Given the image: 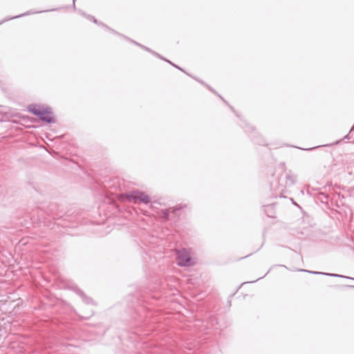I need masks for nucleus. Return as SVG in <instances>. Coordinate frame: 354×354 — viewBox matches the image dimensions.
Masks as SVG:
<instances>
[{"instance_id":"1","label":"nucleus","mask_w":354,"mask_h":354,"mask_svg":"<svg viewBox=\"0 0 354 354\" xmlns=\"http://www.w3.org/2000/svg\"><path fill=\"white\" fill-rule=\"evenodd\" d=\"M297 176L291 170L286 171L281 174L276 183H272V189L276 192V195L285 197L284 194L289 192V189L297 182Z\"/></svg>"},{"instance_id":"2","label":"nucleus","mask_w":354,"mask_h":354,"mask_svg":"<svg viewBox=\"0 0 354 354\" xmlns=\"http://www.w3.org/2000/svg\"><path fill=\"white\" fill-rule=\"evenodd\" d=\"M28 111L33 115L37 116L41 120L50 124L55 122L53 113L49 107H41L36 106H29Z\"/></svg>"},{"instance_id":"3","label":"nucleus","mask_w":354,"mask_h":354,"mask_svg":"<svg viewBox=\"0 0 354 354\" xmlns=\"http://www.w3.org/2000/svg\"><path fill=\"white\" fill-rule=\"evenodd\" d=\"M127 201L129 203H138L140 202L144 204H148L150 201L147 194L142 192H133L126 195Z\"/></svg>"},{"instance_id":"4","label":"nucleus","mask_w":354,"mask_h":354,"mask_svg":"<svg viewBox=\"0 0 354 354\" xmlns=\"http://www.w3.org/2000/svg\"><path fill=\"white\" fill-rule=\"evenodd\" d=\"M178 264L180 266H190L194 263L189 252L186 249H181L176 252Z\"/></svg>"},{"instance_id":"5","label":"nucleus","mask_w":354,"mask_h":354,"mask_svg":"<svg viewBox=\"0 0 354 354\" xmlns=\"http://www.w3.org/2000/svg\"><path fill=\"white\" fill-rule=\"evenodd\" d=\"M301 271L308 272L311 274H324V275H328L331 277H346L345 276L337 274H330V273H326V272H316V271H309L306 270H301Z\"/></svg>"},{"instance_id":"6","label":"nucleus","mask_w":354,"mask_h":354,"mask_svg":"<svg viewBox=\"0 0 354 354\" xmlns=\"http://www.w3.org/2000/svg\"><path fill=\"white\" fill-rule=\"evenodd\" d=\"M77 293L80 295V297H82L83 301L85 303L89 304L93 302V300L88 297H86L81 290H78Z\"/></svg>"},{"instance_id":"7","label":"nucleus","mask_w":354,"mask_h":354,"mask_svg":"<svg viewBox=\"0 0 354 354\" xmlns=\"http://www.w3.org/2000/svg\"><path fill=\"white\" fill-rule=\"evenodd\" d=\"M171 212H173L174 210H171ZM170 212H171L170 209H163L161 211V216L163 218L168 220L169 217Z\"/></svg>"},{"instance_id":"8","label":"nucleus","mask_w":354,"mask_h":354,"mask_svg":"<svg viewBox=\"0 0 354 354\" xmlns=\"http://www.w3.org/2000/svg\"><path fill=\"white\" fill-rule=\"evenodd\" d=\"M136 44L137 45L140 46V47H142V48H144L145 50H147V51H149V52H150V53H153V54H154V55H157L158 57H160V58H161V59H162V57H160V55H158V54H157L156 53H155V52H153V51L151 50H150L149 48H148L147 47L143 46H142V45H140V44H138V43H136Z\"/></svg>"},{"instance_id":"9","label":"nucleus","mask_w":354,"mask_h":354,"mask_svg":"<svg viewBox=\"0 0 354 354\" xmlns=\"http://www.w3.org/2000/svg\"><path fill=\"white\" fill-rule=\"evenodd\" d=\"M32 13H35V12H31V11H28V12H25L24 14L19 15L18 16H15V17H11L10 19H15V18L21 17L26 16V15H30V14H32Z\"/></svg>"},{"instance_id":"10","label":"nucleus","mask_w":354,"mask_h":354,"mask_svg":"<svg viewBox=\"0 0 354 354\" xmlns=\"http://www.w3.org/2000/svg\"><path fill=\"white\" fill-rule=\"evenodd\" d=\"M88 19L93 20L94 23L97 24V21L92 16H88Z\"/></svg>"},{"instance_id":"11","label":"nucleus","mask_w":354,"mask_h":354,"mask_svg":"<svg viewBox=\"0 0 354 354\" xmlns=\"http://www.w3.org/2000/svg\"><path fill=\"white\" fill-rule=\"evenodd\" d=\"M173 65H174L175 67L178 68V69L182 70L180 67H178V66H176V65H174V64H173Z\"/></svg>"},{"instance_id":"12","label":"nucleus","mask_w":354,"mask_h":354,"mask_svg":"<svg viewBox=\"0 0 354 354\" xmlns=\"http://www.w3.org/2000/svg\"><path fill=\"white\" fill-rule=\"evenodd\" d=\"M315 147H313V148H310V149H308L307 150H312Z\"/></svg>"},{"instance_id":"13","label":"nucleus","mask_w":354,"mask_h":354,"mask_svg":"<svg viewBox=\"0 0 354 354\" xmlns=\"http://www.w3.org/2000/svg\"><path fill=\"white\" fill-rule=\"evenodd\" d=\"M345 278L351 279V280H353V278H350V277H346Z\"/></svg>"},{"instance_id":"14","label":"nucleus","mask_w":354,"mask_h":354,"mask_svg":"<svg viewBox=\"0 0 354 354\" xmlns=\"http://www.w3.org/2000/svg\"><path fill=\"white\" fill-rule=\"evenodd\" d=\"M349 287H351V288H354V286H350Z\"/></svg>"}]
</instances>
